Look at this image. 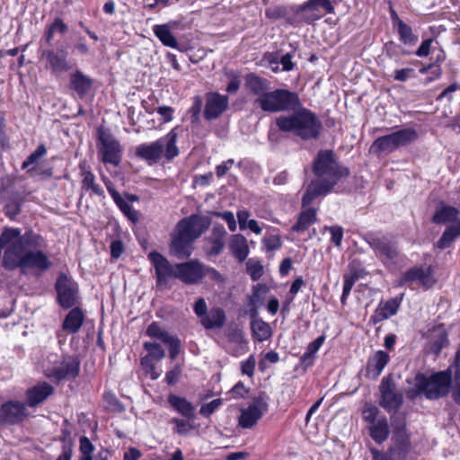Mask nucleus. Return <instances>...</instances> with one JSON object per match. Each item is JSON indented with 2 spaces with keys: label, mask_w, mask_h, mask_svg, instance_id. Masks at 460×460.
Returning <instances> with one entry per match:
<instances>
[{
  "label": "nucleus",
  "mask_w": 460,
  "mask_h": 460,
  "mask_svg": "<svg viewBox=\"0 0 460 460\" xmlns=\"http://www.w3.org/2000/svg\"><path fill=\"white\" fill-rule=\"evenodd\" d=\"M46 246L44 239L38 234L28 231L22 234L19 228H4L0 235V247H5L3 267L12 270L28 269L45 271L51 266V261L41 251Z\"/></svg>",
  "instance_id": "nucleus-1"
},
{
  "label": "nucleus",
  "mask_w": 460,
  "mask_h": 460,
  "mask_svg": "<svg viewBox=\"0 0 460 460\" xmlns=\"http://www.w3.org/2000/svg\"><path fill=\"white\" fill-rule=\"evenodd\" d=\"M315 179L307 186L302 199V206H309L314 199L329 193L338 181L349 174L348 168L339 164L332 150L318 152L313 163Z\"/></svg>",
  "instance_id": "nucleus-2"
},
{
  "label": "nucleus",
  "mask_w": 460,
  "mask_h": 460,
  "mask_svg": "<svg viewBox=\"0 0 460 460\" xmlns=\"http://www.w3.org/2000/svg\"><path fill=\"white\" fill-rule=\"evenodd\" d=\"M411 384V386L406 391V396L410 400H414L419 396H424L429 400H438L449 394L452 376L449 371H439L430 376L418 373Z\"/></svg>",
  "instance_id": "nucleus-3"
},
{
  "label": "nucleus",
  "mask_w": 460,
  "mask_h": 460,
  "mask_svg": "<svg viewBox=\"0 0 460 460\" xmlns=\"http://www.w3.org/2000/svg\"><path fill=\"white\" fill-rule=\"evenodd\" d=\"M201 234V217L191 215L181 219L172 234L170 254L182 260L190 256L193 241Z\"/></svg>",
  "instance_id": "nucleus-4"
},
{
  "label": "nucleus",
  "mask_w": 460,
  "mask_h": 460,
  "mask_svg": "<svg viewBox=\"0 0 460 460\" xmlns=\"http://www.w3.org/2000/svg\"><path fill=\"white\" fill-rule=\"evenodd\" d=\"M289 116H280L276 119L278 128L285 132L293 131L302 139L316 138L322 128L321 121L310 110L301 106Z\"/></svg>",
  "instance_id": "nucleus-5"
},
{
  "label": "nucleus",
  "mask_w": 460,
  "mask_h": 460,
  "mask_svg": "<svg viewBox=\"0 0 460 460\" xmlns=\"http://www.w3.org/2000/svg\"><path fill=\"white\" fill-rule=\"evenodd\" d=\"M178 134L172 129L166 136L149 144H141L136 147V155L149 164H156L163 156L171 160L178 155L176 146Z\"/></svg>",
  "instance_id": "nucleus-6"
},
{
  "label": "nucleus",
  "mask_w": 460,
  "mask_h": 460,
  "mask_svg": "<svg viewBox=\"0 0 460 460\" xmlns=\"http://www.w3.org/2000/svg\"><path fill=\"white\" fill-rule=\"evenodd\" d=\"M254 104L265 112L277 113L296 111L301 106V101L297 93L278 88L269 90L260 99H255Z\"/></svg>",
  "instance_id": "nucleus-7"
},
{
  "label": "nucleus",
  "mask_w": 460,
  "mask_h": 460,
  "mask_svg": "<svg viewBox=\"0 0 460 460\" xmlns=\"http://www.w3.org/2000/svg\"><path fill=\"white\" fill-rule=\"evenodd\" d=\"M79 371L80 362L74 357H58L56 354H50L43 366L44 375L56 383L75 379L79 375Z\"/></svg>",
  "instance_id": "nucleus-8"
},
{
  "label": "nucleus",
  "mask_w": 460,
  "mask_h": 460,
  "mask_svg": "<svg viewBox=\"0 0 460 460\" xmlns=\"http://www.w3.org/2000/svg\"><path fill=\"white\" fill-rule=\"evenodd\" d=\"M55 288L59 305L66 309L72 308L66 316H84V312L78 306L80 296L77 283L72 278L60 274Z\"/></svg>",
  "instance_id": "nucleus-9"
},
{
  "label": "nucleus",
  "mask_w": 460,
  "mask_h": 460,
  "mask_svg": "<svg viewBox=\"0 0 460 460\" xmlns=\"http://www.w3.org/2000/svg\"><path fill=\"white\" fill-rule=\"evenodd\" d=\"M417 138L418 133L414 128H405L377 137L371 145L370 151L376 154H390L411 144Z\"/></svg>",
  "instance_id": "nucleus-10"
},
{
  "label": "nucleus",
  "mask_w": 460,
  "mask_h": 460,
  "mask_svg": "<svg viewBox=\"0 0 460 460\" xmlns=\"http://www.w3.org/2000/svg\"><path fill=\"white\" fill-rule=\"evenodd\" d=\"M148 259L155 270L157 288H170L172 281L176 279V264H172L164 255L155 251L148 254Z\"/></svg>",
  "instance_id": "nucleus-11"
},
{
  "label": "nucleus",
  "mask_w": 460,
  "mask_h": 460,
  "mask_svg": "<svg viewBox=\"0 0 460 460\" xmlns=\"http://www.w3.org/2000/svg\"><path fill=\"white\" fill-rule=\"evenodd\" d=\"M269 400V396L264 392L255 396L247 408L241 410L238 419L239 426L243 429H251L255 426L258 420L268 411Z\"/></svg>",
  "instance_id": "nucleus-12"
},
{
  "label": "nucleus",
  "mask_w": 460,
  "mask_h": 460,
  "mask_svg": "<svg viewBox=\"0 0 460 460\" xmlns=\"http://www.w3.org/2000/svg\"><path fill=\"white\" fill-rule=\"evenodd\" d=\"M379 391L381 394L379 405L388 412H395L402 405V394L396 391L395 383L391 376L382 379Z\"/></svg>",
  "instance_id": "nucleus-13"
},
{
  "label": "nucleus",
  "mask_w": 460,
  "mask_h": 460,
  "mask_svg": "<svg viewBox=\"0 0 460 460\" xmlns=\"http://www.w3.org/2000/svg\"><path fill=\"white\" fill-rule=\"evenodd\" d=\"M29 417L27 406L24 402L9 400L0 407V424L15 425L22 422Z\"/></svg>",
  "instance_id": "nucleus-14"
},
{
  "label": "nucleus",
  "mask_w": 460,
  "mask_h": 460,
  "mask_svg": "<svg viewBox=\"0 0 460 460\" xmlns=\"http://www.w3.org/2000/svg\"><path fill=\"white\" fill-rule=\"evenodd\" d=\"M101 146L99 155L104 164H111L117 166L121 160V148L119 143L110 134L104 131L99 132Z\"/></svg>",
  "instance_id": "nucleus-15"
},
{
  "label": "nucleus",
  "mask_w": 460,
  "mask_h": 460,
  "mask_svg": "<svg viewBox=\"0 0 460 460\" xmlns=\"http://www.w3.org/2000/svg\"><path fill=\"white\" fill-rule=\"evenodd\" d=\"M41 58L46 59L45 68L53 74L66 72L72 68L68 52L64 49L43 50Z\"/></svg>",
  "instance_id": "nucleus-16"
},
{
  "label": "nucleus",
  "mask_w": 460,
  "mask_h": 460,
  "mask_svg": "<svg viewBox=\"0 0 460 460\" xmlns=\"http://www.w3.org/2000/svg\"><path fill=\"white\" fill-rule=\"evenodd\" d=\"M270 288L266 284L258 283L252 288L247 296L246 306L251 316H257L259 309L265 305L269 297Z\"/></svg>",
  "instance_id": "nucleus-17"
},
{
  "label": "nucleus",
  "mask_w": 460,
  "mask_h": 460,
  "mask_svg": "<svg viewBox=\"0 0 460 460\" xmlns=\"http://www.w3.org/2000/svg\"><path fill=\"white\" fill-rule=\"evenodd\" d=\"M226 231L222 225L213 226L210 235L206 239V256L208 259L217 256L225 247Z\"/></svg>",
  "instance_id": "nucleus-18"
},
{
  "label": "nucleus",
  "mask_w": 460,
  "mask_h": 460,
  "mask_svg": "<svg viewBox=\"0 0 460 460\" xmlns=\"http://www.w3.org/2000/svg\"><path fill=\"white\" fill-rule=\"evenodd\" d=\"M228 107V97L217 93L207 94L204 116L208 119L218 118Z\"/></svg>",
  "instance_id": "nucleus-19"
},
{
  "label": "nucleus",
  "mask_w": 460,
  "mask_h": 460,
  "mask_svg": "<svg viewBox=\"0 0 460 460\" xmlns=\"http://www.w3.org/2000/svg\"><path fill=\"white\" fill-rule=\"evenodd\" d=\"M54 393V387L47 382H40L26 391V406L36 407L44 402Z\"/></svg>",
  "instance_id": "nucleus-20"
},
{
  "label": "nucleus",
  "mask_w": 460,
  "mask_h": 460,
  "mask_svg": "<svg viewBox=\"0 0 460 460\" xmlns=\"http://www.w3.org/2000/svg\"><path fill=\"white\" fill-rule=\"evenodd\" d=\"M176 279L187 284L197 282L201 277V265L198 260L176 263Z\"/></svg>",
  "instance_id": "nucleus-21"
},
{
  "label": "nucleus",
  "mask_w": 460,
  "mask_h": 460,
  "mask_svg": "<svg viewBox=\"0 0 460 460\" xmlns=\"http://www.w3.org/2000/svg\"><path fill=\"white\" fill-rule=\"evenodd\" d=\"M369 244L383 259L392 260L398 254L395 243L386 236H373Z\"/></svg>",
  "instance_id": "nucleus-22"
},
{
  "label": "nucleus",
  "mask_w": 460,
  "mask_h": 460,
  "mask_svg": "<svg viewBox=\"0 0 460 460\" xmlns=\"http://www.w3.org/2000/svg\"><path fill=\"white\" fill-rule=\"evenodd\" d=\"M389 360L390 357L387 352L384 350L376 351L367 362L366 376L370 379H376Z\"/></svg>",
  "instance_id": "nucleus-23"
},
{
  "label": "nucleus",
  "mask_w": 460,
  "mask_h": 460,
  "mask_svg": "<svg viewBox=\"0 0 460 460\" xmlns=\"http://www.w3.org/2000/svg\"><path fill=\"white\" fill-rule=\"evenodd\" d=\"M244 86L247 91L260 99L270 90V82L254 73H249L244 77Z\"/></svg>",
  "instance_id": "nucleus-24"
},
{
  "label": "nucleus",
  "mask_w": 460,
  "mask_h": 460,
  "mask_svg": "<svg viewBox=\"0 0 460 460\" xmlns=\"http://www.w3.org/2000/svg\"><path fill=\"white\" fill-rule=\"evenodd\" d=\"M429 332V349L433 354L438 355L442 349L448 346L449 343L445 325H436Z\"/></svg>",
  "instance_id": "nucleus-25"
},
{
  "label": "nucleus",
  "mask_w": 460,
  "mask_h": 460,
  "mask_svg": "<svg viewBox=\"0 0 460 460\" xmlns=\"http://www.w3.org/2000/svg\"><path fill=\"white\" fill-rule=\"evenodd\" d=\"M414 280L420 281V283L426 288L431 287L435 282L431 267L412 268L407 270L402 278V282Z\"/></svg>",
  "instance_id": "nucleus-26"
},
{
  "label": "nucleus",
  "mask_w": 460,
  "mask_h": 460,
  "mask_svg": "<svg viewBox=\"0 0 460 460\" xmlns=\"http://www.w3.org/2000/svg\"><path fill=\"white\" fill-rule=\"evenodd\" d=\"M393 425L394 426V446L392 447H396L397 452L400 453V456L402 458L410 449V438L405 431L404 420L401 419L396 423L393 422Z\"/></svg>",
  "instance_id": "nucleus-27"
},
{
  "label": "nucleus",
  "mask_w": 460,
  "mask_h": 460,
  "mask_svg": "<svg viewBox=\"0 0 460 460\" xmlns=\"http://www.w3.org/2000/svg\"><path fill=\"white\" fill-rule=\"evenodd\" d=\"M81 168V191L90 192L91 194L99 197L104 196V191L102 187L96 182L94 174L86 169L85 164H80Z\"/></svg>",
  "instance_id": "nucleus-28"
},
{
  "label": "nucleus",
  "mask_w": 460,
  "mask_h": 460,
  "mask_svg": "<svg viewBox=\"0 0 460 460\" xmlns=\"http://www.w3.org/2000/svg\"><path fill=\"white\" fill-rule=\"evenodd\" d=\"M93 79L75 70L70 75V89L75 91L80 97L84 96L93 85Z\"/></svg>",
  "instance_id": "nucleus-29"
},
{
  "label": "nucleus",
  "mask_w": 460,
  "mask_h": 460,
  "mask_svg": "<svg viewBox=\"0 0 460 460\" xmlns=\"http://www.w3.org/2000/svg\"><path fill=\"white\" fill-rule=\"evenodd\" d=\"M321 9L324 10L327 13H334V7L330 0H309L301 4L297 8L296 13H299L305 11H311L313 13L311 17L313 19H319L321 14H319L318 12Z\"/></svg>",
  "instance_id": "nucleus-30"
},
{
  "label": "nucleus",
  "mask_w": 460,
  "mask_h": 460,
  "mask_svg": "<svg viewBox=\"0 0 460 460\" xmlns=\"http://www.w3.org/2000/svg\"><path fill=\"white\" fill-rule=\"evenodd\" d=\"M229 249L239 262L244 261L250 252L247 239L242 234H234L231 237Z\"/></svg>",
  "instance_id": "nucleus-31"
},
{
  "label": "nucleus",
  "mask_w": 460,
  "mask_h": 460,
  "mask_svg": "<svg viewBox=\"0 0 460 460\" xmlns=\"http://www.w3.org/2000/svg\"><path fill=\"white\" fill-rule=\"evenodd\" d=\"M389 426L385 417H382L369 427L371 438L378 444H382L389 437Z\"/></svg>",
  "instance_id": "nucleus-32"
},
{
  "label": "nucleus",
  "mask_w": 460,
  "mask_h": 460,
  "mask_svg": "<svg viewBox=\"0 0 460 460\" xmlns=\"http://www.w3.org/2000/svg\"><path fill=\"white\" fill-rule=\"evenodd\" d=\"M169 403L179 413H181L183 417L188 420H192L194 418V406L188 402L185 398L179 397L174 394H171L168 397Z\"/></svg>",
  "instance_id": "nucleus-33"
},
{
  "label": "nucleus",
  "mask_w": 460,
  "mask_h": 460,
  "mask_svg": "<svg viewBox=\"0 0 460 460\" xmlns=\"http://www.w3.org/2000/svg\"><path fill=\"white\" fill-rule=\"evenodd\" d=\"M252 337L257 341H264L271 337L272 330L269 323L262 321L261 318H252L251 322Z\"/></svg>",
  "instance_id": "nucleus-34"
},
{
  "label": "nucleus",
  "mask_w": 460,
  "mask_h": 460,
  "mask_svg": "<svg viewBox=\"0 0 460 460\" xmlns=\"http://www.w3.org/2000/svg\"><path fill=\"white\" fill-rule=\"evenodd\" d=\"M316 221V210L312 208H305L299 214L296 223L292 226L295 232H305Z\"/></svg>",
  "instance_id": "nucleus-35"
},
{
  "label": "nucleus",
  "mask_w": 460,
  "mask_h": 460,
  "mask_svg": "<svg viewBox=\"0 0 460 460\" xmlns=\"http://www.w3.org/2000/svg\"><path fill=\"white\" fill-rule=\"evenodd\" d=\"M155 35L160 40V41L166 47L176 49L178 47V41L172 35L170 26L168 24H157L153 28Z\"/></svg>",
  "instance_id": "nucleus-36"
},
{
  "label": "nucleus",
  "mask_w": 460,
  "mask_h": 460,
  "mask_svg": "<svg viewBox=\"0 0 460 460\" xmlns=\"http://www.w3.org/2000/svg\"><path fill=\"white\" fill-rule=\"evenodd\" d=\"M68 30L67 24L59 17H56L53 22L47 26L44 38L48 44H51L56 33L66 34Z\"/></svg>",
  "instance_id": "nucleus-37"
},
{
  "label": "nucleus",
  "mask_w": 460,
  "mask_h": 460,
  "mask_svg": "<svg viewBox=\"0 0 460 460\" xmlns=\"http://www.w3.org/2000/svg\"><path fill=\"white\" fill-rule=\"evenodd\" d=\"M363 276V270H357L354 266L349 265V273L344 275L343 291L341 302L349 296L355 282Z\"/></svg>",
  "instance_id": "nucleus-38"
},
{
  "label": "nucleus",
  "mask_w": 460,
  "mask_h": 460,
  "mask_svg": "<svg viewBox=\"0 0 460 460\" xmlns=\"http://www.w3.org/2000/svg\"><path fill=\"white\" fill-rule=\"evenodd\" d=\"M460 235V221L456 225L448 226L437 243L439 249L448 248L452 243Z\"/></svg>",
  "instance_id": "nucleus-39"
},
{
  "label": "nucleus",
  "mask_w": 460,
  "mask_h": 460,
  "mask_svg": "<svg viewBox=\"0 0 460 460\" xmlns=\"http://www.w3.org/2000/svg\"><path fill=\"white\" fill-rule=\"evenodd\" d=\"M224 334L228 338L229 341L243 345L245 343V338L243 327L236 322H232L223 331Z\"/></svg>",
  "instance_id": "nucleus-40"
},
{
  "label": "nucleus",
  "mask_w": 460,
  "mask_h": 460,
  "mask_svg": "<svg viewBox=\"0 0 460 460\" xmlns=\"http://www.w3.org/2000/svg\"><path fill=\"white\" fill-rule=\"evenodd\" d=\"M395 27L397 29L399 39L403 44L413 46L417 43L418 36L412 32V29L410 25L402 22H399Z\"/></svg>",
  "instance_id": "nucleus-41"
},
{
  "label": "nucleus",
  "mask_w": 460,
  "mask_h": 460,
  "mask_svg": "<svg viewBox=\"0 0 460 460\" xmlns=\"http://www.w3.org/2000/svg\"><path fill=\"white\" fill-rule=\"evenodd\" d=\"M458 214V210L453 207H443L435 213L432 220L437 224H445L455 221Z\"/></svg>",
  "instance_id": "nucleus-42"
},
{
  "label": "nucleus",
  "mask_w": 460,
  "mask_h": 460,
  "mask_svg": "<svg viewBox=\"0 0 460 460\" xmlns=\"http://www.w3.org/2000/svg\"><path fill=\"white\" fill-rule=\"evenodd\" d=\"M47 153V148L43 144H40L34 152H32L28 158L22 163V168L26 169L28 172H31L35 169L39 160L44 156Z\"/></svg>",
  "instance_id": "nucleus-43"
},
{
  "label": "nucleus",
  "mask_w": 460,
  "mask_h": 460,
  "mask_svg": "<svg viewBox=\"0 0 460 460\" xmlns=\"http://www.w3.org/2000/svg\"><path fill=\"white\" fill-rule=\"evenodd\" d=\"M114 194V202L123 212V214L132 222L138 220V213L134 208L123 199L119 193Z\"/></svg>",
  "instance_id": "nucleus-44"
},
{
  "label": "nucleus",
  "mask_w": 460,
  "mask_h": 460,
  "mask_svg": "<svg viewBox=\"0 0 460 460\" xmlns=\"http://www.w3.org/2000/svg\"><path fill=\"white\" fill-rule=\"evenodd\" d=\"M370 452L373 460H401L400 453L396 447H390L387 451L382 452L376 448L371 447Z\"/></svg>",
  "instance_id": "nucleus-45"
},
{
  "label": "nucleus",
  "mask_w": 460,
  "mask_h": 460,
  "mask_svg": "<svg viewBox=\"0 0 460 460\" xmlns=\"http://www.w3.org/2000/svg\"><path fill=\"white\" fill-rule=\"evenodd\" d=\"M201 101L199 96L195 98L194 103L189 111L187 119L190 121L193 128L199 127L200 122Z\"/></svg>",
  "instance_id": "nucleus-46"
},
{
  "label": "nucleus",
  "mask_w": 460,
  "mask_h": 460,
  "mask_svg": "<svg viewBox=\"0 0 460 460\" xmlns=\"http://www.w3.org/2000/svg\"><path fill=\"white\" fill-rule=\"evenodd\" d=\"M146 334L151 338H157L163 342L166 341L172 335L164 330L157 323H152L147 330Z\"/></svg>",
  "instance_id": "nucleus-47"
},
{
  "label": "nucleus",
  "mask_w": 460,
  "mask_h": 460,
  "mask_svg": "<svg viewBox=\"0 0 460 460\" xmlns=\"http://www.w3.org/2000/svg\"><path fill=\"white\" fill-rule=\"evenodd\" d=\"M246 268L248 274L253 281L258 280L263 275V267L258 261L248 260Z\"/></svg>",
  "instance_id": "nucleus-48"
},
{
  "label": "nucleus",
  "mask_w": 460,
  "mask_h": 460,
  "mask_svg": "<svg viewBox=\"0 0 460 460\" xmlns=\"http://www.w3.org/2000/svg\"><path fill=\"white\" fill-rule=\"evenodd\" d=\"M145 349L147 350L151 360H160L164 357V351L158 343L155 342H145Z\"/></svg>",
  "instance_id": "nucleus-49"
},
{
  "label": "nucleus",
  "mask_w": 460,
  "mask_h": 460,
  "mask_svg": "<svg viewBox=\"0 0 460 460\" xmlns=\"http://www.w3.org/2000/svg\"><path fill=\"white\" fill-rule=\"evenodd\" d=\"M152 361L153 360H151L150 357H144L141 358V366L146 374L149 375L151 379L155 380L160 376L161 372L156 371L155 367Z\"/></svg>",
  "instance_id": "nucleus-50"
},
{
  "label": "nucleus",
  "mask_w": 460,
  "mask_h": 460,
  "mask_svg": "<svg viewBox=\"0 0 460 460\" xmlns=\"http://www.w3.org/2000/svg\"><path fill=\"white\" fill-rule=\"evenodd\" d=\"M400 302L401 298L397 297L386 301L385 305L381 309L382 316H390L395 314L399 308Z\"/></svg>",
  "instance_id": "nucleus-51"
},
{
  "label": "nucleus",
  "mask_w": 460,
  "mask_h": 460,
  "mask_svg": "<svg viewBox=\"0 0 460 460\" xmlns=\"http://www.w3.org/2000/svg\"><path fill=\"white\" fill-rule=\"evenodd\" d=\"M74 444L70 439H62L61 453L56 460H71L73 456Z\"/></svg>",
  "instance_id": "nucleus-52"
},
{
  "label": "nucleus",
  "mask_w": 460,
  "mask_h": 460,
  "mask_svg": "<svg viewBox=\"0 0 460 460\" xmlns=\"http://www.w3.org/2000/svg\"><path fill=\"white\" fill-rule=\"evenodd\" d=\"M83 319L84 318H65L62 327L65 331L75 333L83 325Z\"/></svg>",
  "instance_id": "nucleus-53"
},
{
  "label": "nucleus",
  "mask_w": 460,
  "mask_h": 460,
  "mask_svg": "<svg viewBox=\"0 0 460 460\" xmlns=\"http://www.w3.org/2000/svg\"><path fill=\"white\" fill-rule=\"evenodd\" d=\"M256 360L253 355H251L246 360L241 363V371L243 375L252 377L254 375Z\"/></svg>",
  "instance_id": "nucleus-54"
},
{
  "label": "nucleus",
  "mask_w": 460,
  "mask_h": 460,
  "mask_svg": "<svg viewBox=\"0 0 460 460\" xmlns=\"http://www.w3.org/2000/svg\"><path fill=\"white\" fill-rule=\"evenodd\" d=\"M164 343L169 346L170 358L174 359L180 352V340L176 336L172 335Z\"/></svg>",
  "instance_id": "nucleus-55"
},
{
  "label": "nucleus",
  "mask_w": 460,
  "mask_h": 460,
  "mask_svg": "<svg viewBox=\"0 0 460 460\" xmlns=\"http://www.w3.org/2000/svg\"><path fill=\"white\" fill-rule=\"evenodd\" d=\"M181 366L179 365H176L173 367L172 369L169 370L166 375H165V382L169 385H175L181 376Z\"/></svg>",
  "instance_id": "nucleus-56"
},
{
  "label": "nucleus",
  "mask_w": 460,
  "mask_h": 460,
  "mask_svg": "<svg viewBox=\"0 0 460 460\" xmlns=\"http://www.w3.org/2000/svg\"><path fill=\"white\" fill-rule=\"evenodd\" d=\"M394 80L399 82H405L410 78L415 77V71L413 68L405 67L394 71Z\"/></svg>",
  "instance_id": "nucleus-57"
},
{
  "label": "nucleus",
  "mask_w": 460,
  "mask_h": 460,
  "mask_svg": "<svg viewBox=\"0 0 460 460\" xmlns=\"http://www.w3.org/2000/svg\"><path fill=\"white\" fill-rule=\"evenodd\" d=\"M452 396L456 403L460 405V368H457L454 376Z\"/></svg>",
  "instance_id": "nucleus-58"
},
{
  "label": "nucleus",
  "mask_w": 460,
  "mask_h": 460,
  "mask_svg": "<svg viewBox=\"0 0 460 460\" xmlns=\"http://www.w3.org/2000/svg\"><path fill=\"white\" fill-rule=\"evenodd\" d=\"M379 410L376 406L367 405L363 410V418L370 424L376 422V417Z\"/></svg>",
  "instance_id": "nucleus-59"
},
{
  "label": "nucleus",
  "mask_w": 460,
  "mask_h": 460,
  "mask_svg": "<svg viewBox=\"0 0 460 460\" xmlns=\"http://www.w3.org/2000/svg\"><path fill=\"white\" fill-rule=\"evenodd\" d=\"M316 356L306 349V351L300 357V365L306 370L309 367L314 363Z\"/></svg>",
  "instance_id": "nucleus-60"
},
{
  "label": "nucleus",
  "mask_w": 460,
  "mask_h": 460,
  "mask_svg": "<svg viewBox=\"0 0 460 460\" xmlns=\"http://www.w3.org/2000/svg\"><path fill=\"white\" fill-rule=\"evenodd\" d=\"M329 231L332 234V242L336 246H341L343 237V229L341 226H331L329 227Z\"/></svg>",
  "instance_id": "nucleus-61"
},
{
  "label": "nucleus",
  "mask_w": 460,
  "mask_h": 460,
  "mask_svg": "<svg viewBox=\"0 0 460 460\" xmlns=\"http://www.w3.org/2000/svg\"><path fill=\"white\" fill-rule=\"evenodd\" d=\"M80 454L81 455H92L94 449L93 445L87 437L80 438Z\"/></svg>",
  "instance_id": "nucleus-62"
},
{
  "label": "nucleus",
  "mask_w": 460,
  "mask_h": 460,
  "mask_svg": "<svg viewBox=\"0 0 460 460\" xmlns=\"http://www.w3.org/2000/svg\"><path fill=\"white\" fill-rule=\"evenodd\" d=\"M263 61L271 69L272 72L276 73L279 71V58L272 53H268L264 56Z\"/></svg>",
  "instance_id": "nucleus-63"
},
{
  "label": "nucleus",
  "mask_w": 460,
  "mask_h": 460,
  "mask_svg": "<svg viewBox=\"0 0 460 460\" xmlns=\"http://www.w3.org/2000/svg\"><path fill=\"white\" fill-rule=\"evenodd\" d=\"M124 251L123 243L120 240H114L111 243V255L114 259L120 257Z\"/></svg>",
  "instance_id": "nucleus-64"
}]
</instances>
